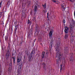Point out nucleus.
Wrapping results in <instances>:
<instances>
[{"mask_svg": "<svg viewBox=\"0 0 75 75\" xmlns=\"http://www.w3.org/2000/svg\"><path fill=\"white\" fill-rule=\"evenodd\" d=\"M60 44H61V42L59 41L57 43L55 46L56 51H58L57 53L56 54V58H57V61L56 62V64H57L59 63V61H61V60L62 58V54H61V53L59 51V48Z\"/></svg>", "mask_w": 75, "mask_h": 75, "instance_id": "1", "label": "nucleus"}, {"mask_svg": "<svg viewBox=\"0 0 75 75\" xmlns=\"http://www.w3.org/2000/svg\"><path fill=\"white\" fill-rule=\"evenodd\" d=\"M53 33V31L52 30H51L50 31L49 34L50 39L51 40V42L50 44L49 48V50L50 52H51V50L52 49V45H53V40L52 39V36Z\"/></svg>", "mask_w": 75, "mask_h": 75, "instance_id": "2", "label": "nucleus"}, {"mask_svg": "<svg viewBox=\"0 0 75 75\" xmlns=\"http://www.w3.org/2000/svg\"><path fill=\"white\" fill-rule=\"evenodd\" d=\"M70 32L71 34V37L70 38V40L71 41H73L74 40V38H75V35L73 36V33H74V26L72 25V24H70Z\"/></svg>", "mask_w": 75, "mask_h": 75, "instance_id": "3", "label": "nucleus"}, {"mask_svg": "<svg viewBox=\"0 0 75 75\" xmlns=\"http://www.w3.org/2000/svg\"><path fill=\"white\" fill-rule=\"evenodd\" d=\"M19 67H18V71H17L18 72H21L22 70L21 69V68H22V67H23V64L22 63H20L19 65Z\"/></svg>", "mask_w": 75, "mask_h": 75, "instance_id": "4", "label": "nucleus"}, {"mask_svg": "<svg viewBox=\"0 0 75 75\" xmlns=\"http://www.w3.org/2000/svg\"><path fill=\"white\" fill-rule=\"evenodd\" d=\"M10 52H9V50H8L7 51L6 55V59L7 60L8 59V58H9V57H10Z\"/></svg>", "mask_w": 75, "mask_h": 75, "instance_id": "5", "label": "nucleus"}, {"mask_svg": "<svg viewBox=\"0 0 75 75\" xmlns=\"http://www.w3.org/2000/svg\"><path fill=\"white\" fill-rule=\"evenodd\" d=\"M40 27L37 26L35 28V31L37 32V34H38L40 31Z\"/></svg>", "mask_w": 75, "mask_h": 75, "instance_id": "6", "label": "nucleus"}, {"mask_svg": "<svg viewBox=\"0 0 75 75\" xmlns=\"http://www.w3.org/2000/svg\"><path fill=\"white\" fill-rule=\"evenodd\" d=\"M26 17V14L24 13V12L23 11H22V19H24V18H25Z\"/></svg>", "mask_w": 75, "mask_h": 75, "instance_id": "7", "label": "nucleus"}, {"mask_svg": "<svg viewBox=\"0 0 75 75\" xmlns=\"http://www.w3.org/2000/svg\"><path fill=\"white\" fill-rule=\"evenodd\" d=\"M64 52L65 54H68V52H69V50L68 49L67 47H66L65 48Z\"/></svg>", "mask_w": 75, "mask_h": 75, "instance_id": "8", "label": "nucleus"}, {"mask_svg": "<svg viewBox=\"0 0 75 75\" xmlns=\"http://www.w3.org/2000/svg\"><path fill=\"white\" fill-rule=\"evenodd\" d=\"M18 24L17 25V24L16 22H15L14 23V26L15 25V33H16V31H17V28L18 27Z\"/></svg>", "mask_w": 75, "mask_h": 75, "instance_id": "9", "label": "nucleus"}, {"mask_svg": "<svg viewBox=\"0 0 75 75\" xmlns=\"http://www.w3.org/2000/svg\"><path fill=\"white\" fill-rule=\"evenodd\" d=\"M33 33V29H31L30 30L29 32H28V38L30 36V34H32Z\"/></svg>", "mask_w": 75, "mask_h": 75, "instance_id": "10", "label": "nucleus"}, {"mask_svg": "<svg viewBox=\"0 0 75 75\" xmlns=\"http://www.w3.org/2000/svg\"><path fill=\"white\" fill-rule=\"evenodd\" d=\"M37 6H35L34 8V14H36L37 11Z\"/></svg>", "mask_w": 75, "mask_h": 75, "instance_id": "11", "label": "nucleus"}, {"mask_svg": "<svg viewBox=\"0 0 75 75\" xmlns=\"http://www.w3.org/2000/svg\"><path fill=\"white\" fill-rule=\"evenodd\" d=\"M73 57V54L72 53L71 54V57L70 58V62L71 63H72L73 62V58H72V57Z\"/></svg>", "mask_w": 75, "mask_h": 75, "instance_id": "12", "label": "nucleus"}, {"mask_svg": "<svg viewBox=\"0 0 75 75\" xmlns=\"http://www.w3.org/2000/svg\"><path fill=\"white\" fill-rule=\"evenodd\" d=\"M35 53V51L33 50L31 52V56H32V57H33V58H34V55Z\"/></svg>", "mask_w": 75, "mask_h": 75, "instance_id": "13", "label": "nucleus"}, {"mask_svg": "<svg viewBox=\"0 0 75 75\" xmlns=\"http://www.w3.org/2000/svg\"><path fill=\"white\" fill-rule=\"evenodd\" d=\"M21 61V57H17V62H20Z\"/></svg>", "mask_w": 75, "mask_h": 75, "instance_id": "14", "label": "nucleus"}, {"mask_svg": "<svg viewBox=\"0 0 75 75\" xmlns=\"http://www.w3.org/2000/svg\"><path fill=\"white\" fill-rule=\"evenodd\" d=\"M42 65L43 66L44 69L45 70H46V69H47L46 64H45L44 63H43Z\"/></svg>", "mask_w": 75, "mask_h": 75, "instance_id": "15", "label": "nucleus"}, {"mask_svg": "<svg viewBox=\"0 0 75 75\" xmlns=\"http://www.w3.org/2000/svg\"><path fill=\"white\" fill-rule=\"evenodd\" d=\"M61 6H62V11H64L65 8H64V5L62 4L61 5Z\"/></svg>", "mask_w": 75, "mask_h": 75, "instance_id": "16", "label": "nucleus"}, {"mask_svg": "<svg viewBox=\"0 0 75 75\" xmlns=\"http://www.w3.org/2000/svg\"><path fill=\"white\" fill-rule=\"evenodd\" d=\"M64 38L65 39H67L68 38V33L66 34L65 35Z\"/></svg>", "mask_w": 75, "mask_h": 75, "instance_id": "17", "label": "nucleus"}, {"mask_svg": "<svg viewBox=\"0 0 75 75\" xmlns=\"http://www.w3.org/2000/svg\"><path fill=\"white\" fill-rule=\"evenodd\" d=\"M32 22L30 20H28V24H29L30 25L31 24Z\"/></svg>", "mask_w": 75, "mask_h": 75, "instance_id": "18", "label": "nucleus"}, {"mask_svg": "<svg viewBox=\"0 0 75 75\" xmlns=\"http://www.w3.org/2000/svg\"><path fill=\"white\" fill-rule=\"evenodd\" d=\"M45 55V52H43L42 55V58H44V55Z\"/></svg>", "mask_w": 75, "mask_h": 75, "instance_id": "19", "label": "nucleus"}, {"mask_svg": "<svg viewBox=\"0 0 75 75\" xmlns=\"http://www.w3.org/2000/svg\"><path fill=\"white\" fill-rule=\"evenodd\" d=\"M32 56L30 55L29 57H28L29 58V61H31V58H32Z\"/></svg>", "mask_w": 75, "mask_h": 75, "instance_id": "20", "label": "nucleus"}, {"mask_svg": "<svg viewBox=\"0 0 75 75\" xmlns=\"http://www.w3.org/2000/svg\"><path fill=\"white\" fill-rule=\"evenodd\" d=\"M65 30H69V28H68V27L67 26H65L64 27Z\"/></svg>", "mask_w": 75, "mask_h": 75, "instance_id": "21", "label": "nucleus"}, {"mask_svg": "<svg viewBox=\"0 0 75 75\" xmlns=\"http://www.w3.org/2000/svg\"><path fill=\"white\" fill-rule=\"evenodd\" d=\"M7 4L8 5V6H9L10 5V1H8V2L7 3Z\"/></svg>", "mask_w": 75, "mask_h": 75, "instance_id": "22", "label": "nucleus"}, {"mask_svg": "<svg viewBox=\"0 0 75 75\" xmlns=\"http://www.w3.org/2000/svg\"><path fill=\"white\" fill-rule=\"evenodd\" d=\"M46 3H45L43 5V7H44V8H46Z\"/></svg>", "mask_w": 75, "mask_h": 75, "instance_id": "23", "label": "nucleus"}, {"mask_svg": "<svg viewBox=\"0 0 75 75\" xmlns=\"http://www.w3.org/2000/svg\"><path fill=\"white\" fill-rule=\"evenodd\" d=\"M62 65L61 64V65H60V72H61V71H62Z\"/></svg>", "mask_w": 75, "mask_h": 75, "instance_id": "24", "label": "nucleus"}, {"mask_svg": "<svg viewBox=\"0 0 75 75\" xmlns=\"http://www.w3.org/2000/svg\"><path fill=\"white\" fill-rule=\"evenodd\" d=\"M13 64H15V56L13 57Z\"/></svg>", "mask_w": 75, "mask_h": 75, "instance_id": "25", "label": "nucleus"}, {"mask_svg": "<svg viewBox=\"0 0 75 75\" xmlns=\"http://www.w3.org/2000/svg\"><path fill=\"white\" fill-rule=\"evenodd\" d=\"M68 31L67 30H65L64 29V32L65 33H66V34H68Z\"/></svg>", "mask_w": 75, "mask_h": 75, "instance_id": "26", "label": "nucleus"}, {"mask_svg": "<svg viewBox=\"0 0 75 75\" xmlns=\"http://www.w3.org/2000/svg\"><path fill=\"white\" fill-rule=\"evenodd\" d=\"M2 4V1H1L0 3V7H1V4Z\"/></svg>", "mask_w": 75, "mask_h": 75, "instance_id": "27", "label": "nucleus"}, {"mask_svg": "<svg viewBox=\"0 0 75 75\" xmlns=\"http://www.w3.org/2000/svg\"><path fill=\"white\" fill-rule=\"evenodd\" d=\"M7 39H8V37H6V38H5V41H7Z\"/></svg>", "mask_w": 75, "mask_h": 75, "instance_id": "28", "label": "nucleus"}, {"mask_svg": "<svg viewBox=\"0 0 75 75\" xmlns=\"http://www.w3.org/2000/svg\"><path fill=\"white\" fill-rule=\"evenodd\" d=\"M2 13L1 12H0V19L1 18V15L2 14Z\"/></svg>", "mask_w": 75, "mask_h": 75, "instance_id": "29", "label": "nucleus"}, {"mask_svg": "<svg viewBox=\"0 0 75 75\" xmlns=\"http://www.w3.org/2000/svg\"><path fill=\"white\" fill-rule=\"evenodd\" d=\"M63 22L64 23H65V19H63Z\"/></svg>", "mask_w": 75, "mask_h": 75, "instance_id": "30", "label": "nucleus"}, {"mask_svg": "<svg viewBox=\"0 0 75 75\" xmlns=\"http://www.w3.org/2000/svg\"><path fill=\"white\" fill-rule=\"evenodd\" d=\"M69 1H71V2H73L74 0H69Z\"/></svg>", "mask_w": 75, "mask_h": 75, "instance_id": "31", "label": "nucleus"}, {"mask_svg": "<svg viewBox=\"0 0 75 75\" xmlns=\"http://www.w3.org/2000/svg\"><path fill=\"white\" fill-rule=\"evenodd\" d=\"M23 41H21L20 43L21 44H23Z\"/></svg>", "mask_w": 75, "mask_h": 75, "instance_id": "32", "label": "nucleus"}, {"mask_svg": "<svg viewBox=\"0 0 75 75\" xmlns=\"http://www.w3.org/2000/svg\"><path fill=\"white\" fill-rule=\"evenodd\" d=\"M71 24V25H73V26H74V23H72Z\"/></svg>", "mask_w": 75, "mask_h": 75, "instance_id": "33", "label": "nucleus"}, {"mask_svg": "<svg viewBox=\"0 0 75 75\" xmlns=\"http://www.w3.org/2000/svg\"><path fill=\"white\" fill-rule=\"evenodd\" d=\"M33 20H35V17H34L33 18Z\"/></svg>", "mask_w": 75, "mask_h": 75, "instance_id": "34", "label": "nucleus"}, {"mask_svg": "<svg viewBox=\"0 0 75 75\" xmlns=\"http://www.w3.org/2000/svg\"><path fill=\"white\" fill-rule=\"evenodd\" d=\"M53 2H54V3H55V2H56V1H55V0H53Z\"/></svg>", "mask_w": 75, "mask_h": 75, "instance_id": "35", "label": "nucleus"}, {"mask_svg": "<svg viewBox=\"0 0 75 75\" xmlns=\"http://www.w3.org/2000/svg\"><path fill=\"white\" fill-rule=\"evenodd\" d=\"M47 14V17H48V14H49V13L48 12Z\"/></svg>", "mask_w": 75, "mask_h": 75, "instance_id": "36", "label": "nucleus"}, {"mask_svg": "<svg viewBox=\"0 0 75 75\" xmlns=\"http://www.w3.org/2000/svg\"><path fill=\"white\" fill-rule=\"evenodd\" d=\"M74 16H75V11H74Z\"/></svg>", "mask_w": 75, "mask_h": 75, "instance_id": "37", "label": "nucleus"}, {"mask_svg": "<svg viewBox=\"0 0 75 75\" xmlns=\"http://www.w3.org/2000/svg\"><path fill=\"white\" fill-rule=\"evenodd\" d=\"M14 55V54L12 53V56L13 57V56Z\"/></svg>", "mask_w": 75, "mask_h": 75, "instance_id": "38", "label": "nucleus"}, {"mask_svg": "<svg viewBox=\"0 0 75 75\" xmlns=\"http://www.w3.org/2000/svg\"><path fill=\"white\" fill-rule=\"evenodd\" d=\"M24 4H22L23 7V6H24Z\"/></svg>", "mask_w": 75, "mask_h": 75, "instance_id": "39", "label": "nucleus"}, {"mask_svg": "<svg viewBox=\"0 0 75 75\" xmlns=\"http://www.w3.org/2000/svg\"><path fill=\"white\" fill-rule=\"evenodd\" d=\"M13 58H14V57H13V56H12V58L13 59Z\"/></svg>", "mask_w": 75, "mask_h": 75, "instance_id": "40", "label": "nucleus"}, {"mask_svg": "<svg viewBox=\"0 0 75 75\" xmlns=\"http://www.w3.org/2000/svg\"><path fill=\"white\" fill-rule=\"evenodd\" d=\"M25 4V5H24V6H25V5H26V3L25 4Z\"/></svg>", "mask_w": 75, "mask_h": 75, "instance_id": "41", "label": "nucleus"}, {"mask_svg": "<svg viewBox=\"0 0 75 75\" xmlns=\"http://www.w3.org/2000/svg\"><path fill=\"white\" fill-rule=\"evenodd\" d=\"M48 54V52L46 53V54Z\"/></svg>", "mask_w": 75, "mask_h": 75, "instance_id": "42", "label": "nucleus"}, {"mask_svg": "<svg viewBox=\"0 0 75 75\" xmlns=\"http://www.w3.org/2000/svg\"><path fill=\"white\" fill-rule=\"evenodd\" d=\"M34 40H35H35H36V39H35Z\"/></svg>", "mask_w": 75, "mask_h": 75, "instance_id": "43", "label": "nucleus"}, {"mask_svg": "<svg viewBox=\"0 0 75 75\" xmlns=\"http://www.w3.org/2000/svg\"><path fill=\"white\" fill-rule=\"evenodd\" d=\"M34 42H35V41H34Z\"/></svg>", "mask_w": 75, "mask_h": 75, "instance_id": "44", "label": "nucleus"}]
</instances>
